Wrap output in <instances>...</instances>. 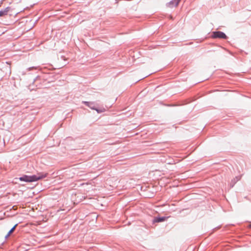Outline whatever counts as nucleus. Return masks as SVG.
Returning a JSON list of instances; mask_svg holds the SVG:
<instances>
[{
    "label": "nucleus",
    "instance_id": "1",
    "mask_svg": "<svg viewBox=\"0 0 251 251\" xmlns=\"http://www.w3.org/2000/svg\"><path fill=\"white\" fill-rule=\"evenodd\" d=\"M47 176V174L43 173H38L36 175H33L31 176H24L20 177L19 179L21 181H24L26 182H33L40 180L43 178H45Z\"/></svg>",
    "mask_w": 251,
    "mask_h": 251
},
{
    "label": "nucleus",
    "instance_id": "2",
    "mask_svg": "<svg viewBox=\"0 0 251 251\" xmlns=\"http://www.w3.org/2000/svg\"><path fill=\"white\" fill-rule=\"evenodd\" d=\"M47 176V174L43 173H38L36 175H33L31 176H24L20 177L19 179L21 181H24L26 182H33L40 180L43 178H45Z\"/></svg>",
    "mask_w": 251,
    "mask_h": 251
},
{
    "label": "nucleus",
    "instance_id": "3",
    "mask_svg": "<svg viewBox=\"0 0 251 251\" xmlns=\"http://www.w3.org/2000/svg\"><path fill=\"white\" fill-rule=\"evenodd\" d=\"M213 37L214 38H219L222 39H226L227 36L222 31H216L213 33Z\"/></svg>",
    "mask_w": 251,
    "mask_h": 251
},
{
    "label": "nucleus",
    "instance_id": "4",
    "mask_svg": "<svg viewBox=\"0 0 251 251\" xmlns=\"http://www.w3.org/2000/svg\"><path fill=\"white\" fill-rule=\"evenodd\" d=\"M180 1V0H173L168 3V6L169 7H173L177 6Z\"/></svg>",
    "mask_w": 251,
    "mask_h": 251
},
{
    "label": "nucleus",
    "instance_id": "5",
    "mask_svg": "<svg viewBox=\"0 0 251 251\" xmlns=\"http://www.w3.org/2000/svg\"><path fill=\"white\" fill-rule=\"evenodd\" d=\"M168 218L166 217H156L154 219V222H162L166 220Z\"/></svg>",
    "mask_w": 251,
    "mask_h": 251
},
{
    "label": "nucleus",
    "instance_id": "6",
    "mask_svg": "<svg viewBox=\"0 0 251 251\" xmlns=\"http://www.w3.org/2000/svg\"><path fill=\"white\" fill-rule=\"evenodd\" d=\"M9 8H7L4 11H0V16H3L7 14V13L9 11Z\"/></svg>",
    "mask_w": 251,
    "mask_h": 251
},
{
    "label": "nucleus",
    "instance_id": "7",
    "mask_svg": "<svg viewBox=\"0 0 251 251\" xmlns=\"http://www.w3.org/2000/svg\"><path fill=\"white\" fill-rule=\"evenodd\" d=\"M17 226V224H16L9 231V232L8 233L7 235V236H9L14 231V230L15 229V228Z\"/></svg>",
    "mask_w": 251,
    "mask_h": 251
},
{
    "label": "nucleus",
    "instance_id": "8",
    "mask_svg": "<svg viewBox=\"0 0 251 251\" xmlns=\"http://www.w3.org/2000/svg\"><path fill=\"white\" fill-rule=\"evenodd\" d=\"M83 103H85L87 106L89 107L90 108L92 109H95V108L91 106L92 103L88 101H83Z\"/></svg>",
    "mask_w": 251,
    "mask_h": 251
},
{
    "label": "nucleus",
    "instance_id": "9",
    "mask_svg": "<svg viewBox=\"0 0 251 251\" xmlns=\"http://www.w3.org/2000/svg\"><path fill=\"white\" fill-rule=\"evenodd\" d=\"M94 110H96L98 113H101V112H104L105 111L104 109L99 110V109L95 108Z\"/></svg>",
    "mask_w": 251,
    "mask_h": 251
},
{
    "label": "nucleus",
    "instance_id": "10",
    "mask_svg": "<svg viewBox=\"0 0 251 251\" xmlns=\"http://www.w3.org/2000/svg\"><path fill=\"white\" fill-rule=\"evenodd\" d=\"M249 226L251 228V224Z\"/></svg>",
    "mask_w": 251,
    "mask_h": 251
}]
</instances>
